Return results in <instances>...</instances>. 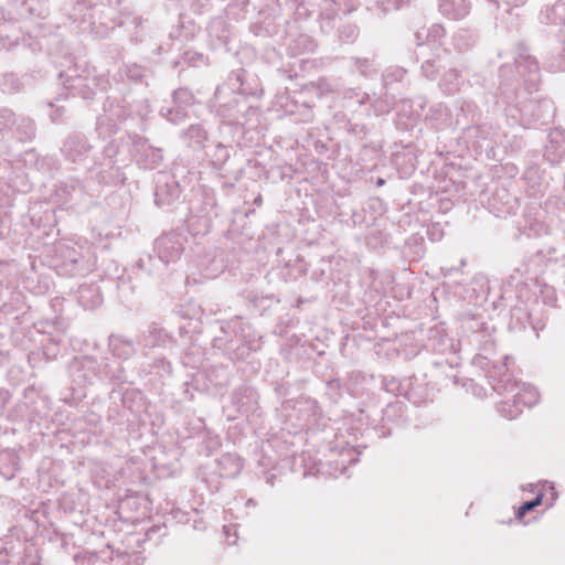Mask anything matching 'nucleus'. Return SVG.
I'll return each instance as SVG.
<instances>
[{"label":"nucleus","instance_id":"2","mask_svg":"<svg viewBox=\"0 0 565 565\" xmlns=\"http://www.w3.org/2000/svg\"><path fill=\"white\" fill-rule=\"evenodd\" d=\"M542 502V495H537L534 500L530 501V502H525L524 504H522L520 508H519V511H518V518L519 519H522L524 516V514L532 510L533 508L540 505Z\"/></svg>","mask_w":565,"mask_h":565},{"label":"nucleus","instance_id":"1","mask_svg":"<svg viewBox=\"0 0 565 565\" xmlns=\"http://www.w3.org/2000/svg\"><path fill=\"white\" fill-rule=\"evenodd\" d=\"M515 392L513 395L515 404H522L524 406H533L539 402L540 394L536 388L529 384H522L520 387H513L512 392Z\"/></svg>","mask_w":565,"mask_h":565},{"label":"nucleus","instance_id":"5","mask_svg":"<svg viewBox=\"0 0 565 565\" xmlns=\"http://www.w3.org/2000/svg\"><path fill=\"white\" fill-rule=\"evenodd\" d=\"M171 241H172V238H171L170 236H164V237H161V238L158 241V245H159V247H164V246H167Z\"/></svg>","mask_w":565,"mask_h":565},{"label":"nucleus","instance_id":"4","mask_svg":"<svg viewBox=\"0 0 565 565\" xmlns=\"http://www.w3.org/2000/svg\"><path fill=\"white\" fill-rule=\"evenodd\" d=\"M10 455L9 454H1L0 455V470L1 472L7 477V478H10L12 475H13V471L15 470V467H17V462L14 463L13 466V469L12 471H3V465H4V461L7 460V458L9 457Z\"/></svg>","mask_w":565,"mask_h":565},{"label":"nucleus","instance_id":"3","mask_svg":"<svg viewBox=\"0 0 565 565\" xmlns=\"http://www.w3.org/2000/svg\"><path fill=\"white\" fill-rule=\"evenodd\" d=\"M501 412L508 418H514V417H516L521 413V409L519 407H516V406L514 407V409H512V408L509 407L508 402H504L502 404Z\"/></svg>","mask_w":565,"mask_h":565}]
</instances>
